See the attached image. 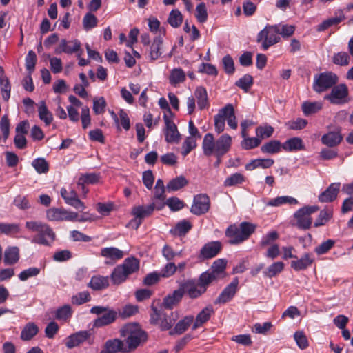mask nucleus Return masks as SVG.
<instances>
[{
	"mask_svg": "<svg viewBox=\"0 0 353 353\" xmlns=\"http://www.w3.org/2000/svg\"><path fill=\"white\" fill-rule=\"evenodd\" d=\"M232 144V137L228 134H223L215 139L212 133H207L203 139L202 150L205 156L214 155L221 159L230 150Z\"/></svg>",
	"mask_w": 353,
	"mask_h": 353,
	"instance_id": "nucleus-1",
	"label": "nucleus"
},
{
	"mask_svg": "<svg viewBox=\"0 0 353 353\" xmlns=\"http://www.w3.org/2000/svg\"><path fill=\"white\" fill-rule=\"evenodd\" d=\"M121 336L125 342V353L134 351L137 347L147 340L146 333L137 323H128L121 330Z\"/></svg>",
	"mask_w": 353,
	"mask_h": 353,
	"instance_id": "nucleus-2",
	"label": "nucleus"
},
{
	"mask_svg": "<svg viewBox=\"0 0 353 353\" xmlns=\"http://www.w3.org/2000/svg\"><path fill=\"white\" fill-rule=\"evenodd\" d=\"M255 229L254 224L243 221L239 225H230L225 230V234L230 245H239L248 240Z\"/></svg>",
	"mask_w": 353,
	"mask_h": 353,
	"instance_id": "nucleus-3",
	"label": "nucleus"
},
{
	"mask_svg": "<svg viewBox=\"0 0 353 353\" xmlns=\"http://www.w3.org/2000/svg\"><path fill=\"white\" fill-rule=\"evenodd\" d=\"M26 228L30 231L37 232V234L32 239L34 243L50 245L55 239V233L52 228L41 221H27Z\"/></svg>",
	"mask_w": 353,
	"mask_h": 353,
	"instance_id": "nucleus-4",
	"label": "nucleus"
},
{
	"mask_svg": "<svg viewBox=\"0 0 353 353\" xmlns=\"http://www.w3.org/2000/svg\"><path fill=\"white\" fill-rule=\"evenodd\" d=\"M139 269V261L134 257L126 258L122 264L117 265L110 276L113 284L119 285L128 279V276Z\"/></svg>",
	"mask_w": 353,
	"mask_h": 353,
	"instance_id": "nucleus-5",
	"label": "nucleus"
},
{
	"mask_svg": "<svg viewBox=\"0 0 353 353\" xmlns=\"http://www.w3.org/2000/svg\"><path fill=\"white\" fill-rule=\"evenodd\" d=\"M338 81L336 74L332 72H322L314 77L312 88L316 92L321 93L332 88Z\"/></svg>",
	"mask_w": 353,
	"mask_h": 353,
	"instance_id": "nucleus-6",
	"label": "nucleus"
},
{
	"mask_svg": "<svg viewBox=\"0 0 353 353\" xmlns=\"http://www.w3.org/2000/svg\"><path fill=\"white\" fill-rule=\"evenodd\" d=\"M319 208L317 205L305 206L298 210L294 214L296 223L294 225L301 230H308L312 223L311 214L317 212Z\"/></svg>",
	"mask_w": 353,
	"mask_h": 353,
	"instance_id": "nucleus-7",
	"label": "nucleus"
},
{
	"mask_svg": "<svg viewBox=\"0 0 353 353\" xmlns=\"http://www.w3.org/2000/svg\"><path fill=\"white\" fill-rule=\"evenodd\" d=\"M152 312L150 314V322L152 324H158L162 330H168L174 324L177 314L175 318L173 317L174 313L170 312V314L165 313L162 310H159L154 307H152Z\"/></svg>",
	"mask_w": 353,
	"mask_h": 353,
	"instance_id": "nucleus-8",
	"label": "nucleus"
},
{
	"mask_svg": "<svg viewBox=\"0 0 353 353\" xmlns=\"http://www.w3.org/2000/svg\"><path fill=\"white\" fill-rule=\"evenodd\" d=\"M163 207V204H156L155 202H152L151 204L146 206L141 205L134 207L132 209V214L135 216V219L132 220L130 223L132 224L134 222L136 223L135 228L137 229L141 223V219L151 215L154 208L161 210Z\"/></svg>",
	"mask_w": 353,
	"mask_h": 353,
	"instance_id": "nucleus-9",
	"label": "nucleus"
},
{
	"mask_svg": "<svg viewBox=\"0 0 353 353\" xmlns=\"http://www.w3.org/2000/svg\"><path fill=\"white\" fill-rule=\"evenodd\" d=\"M46 217L50 221H74L78 217V213L63 208H52L46 211Z\"/></svg>",
	"mask_w": 353,
	"mask_h": 353,
	"instance_id": "nucleus-10",
	"label": "nucleus"
},
{
	"mask_svg": "<svg viewBox=\"0 0 353 353\" xmlns=\"http://www.w3.org/2000/svg\"><path fill=\"white\" fill-rule=\"evenodd\" d=\"M348 96V88L345 84L341 83L334 85L330 94L324 97V99L332 104H343L347 102L345 99Z\"/></svg>",
	"mask_w": 353,
	"mask_h": 353,
	"instance_id": "nucleus-11",
	"label": "nucleus"
},
{
	"mask_svg": "<svg viewBox=\"0 0 353 353\" xmlns=\"http://www.w3.org/2000/svg\"><path fill=\"white\" fill-rule=\"evenodd\" d=\"M210 207V200L206 194L196 195L193 199V203L190 212L197 216L207 213Z\"/></svg>",
	"mask_w": 353,
	"mask_h": 353,
	"instance_id": "nucleus-12",
	"label": "nucleus"
},
{
	"mask_svg": "<svg viewBox=\"0 0 353 353\" xmlns=\"http://www.w3.org/2000/svg\"><path fill=\"white\" fill-rule=\"evenodd\" d=\"M165 128L164 130L165 140L169 143H178L181 140V134L175 123L167 115L163 117Z\"/></svg>",
	"mask_w": 353,
	"mask_h": 353,
	"instance_id": "nucleus-13",
	"label": "nucleus"
},
{
	"mask_svg": "<svg viewBox=\"0 0 353 353\" xmlns=\"http://www.w3.org/2000/svg\"><path fill=\"white\" fill-rule=\"evenodd\" d=\"M61 197L64 199L65 202L77 210L81 211L84 210L86 207L85 204L78 198L77 194L75 190H68L65 188H62L60 191Z\"/></svg>",
	"mask_w": 353,
	"mask_h": 353,
	"instance_id": "nucleus-14",
	"label": "nucleus"
},
{
	"mask_svg": "<svg viewBox=\"0 0 353 353\" xmlns=\"http://www.w3.org/2000/svg\"><path fill=\"white\" fill-rule=\"evenodd\" d=\"M222 244L219 241L205 243L200 250L199 257L201 259H209L216 256L221 250Z\"/></svg>",
	"mask_w": 353,
	"mask_h": 353,
	"instance_id": "nucleus-15",
	"label": "nucleus"
},
{
	"mask_svg": "<svg viewBox=\"0 0 353 353\" xmlns=\"http://www.w3.org/2000/svg\"><path fill=\"white\" fill-rule=\"evenodd\" d=\"M239 285V280L235 278L228 285L214 301L215 304H222L230 301L235 295Z\"/></svg>",
	"mask_w": 353,
	"mask_h": 353,
	"instance_id": "nucleus-16",
	"label": "nucleus"
},
{
	"mask_svg": "<svg viewBox=\"0 0 353 353\" xmlns=\"http://www.w3.org/2000/svg\"><path fill=\"white\" fill-rule=\"evenodd\" d=\"M100 174L96 173H86L82 174L77 181V185L81 189L84 196L88 192V189L86 188L87 185L96 184L99 181Z\"/></svg>",
	"mask_w": 353,
	"mask_h": 353,
	"instance_id": "nucleus-17",
	"label": "nucleus"
},
{
	"mask_svg": "<svg viewBox=\"0 0 353 353\" xmlns=\"http://www.w3.org/2000/svg\"><path fill=\"white\" fill-rule=\"evenodd\" d=\"M81 50V43L77 39L67 41L62 39L60 41L59 46L55 50L56 54L65 52L66 54H72L78 52Z\"/></svg>",
	"mask_w": 353,
	"mask_h": 353,
	"instance_id": "nucleus-18",
	"label": "nucleus"
},
{
	"mask_svg": "<svg viewBox=\"0 0 353 353\" xmlns=\"http://www.w3.org/2000/svg\"><path fill=\"white\" fill-rule=\"evenodd\" d=\"M340 183H332L319 196V200L322 203H328L334 201L339 192Z\"/></svg>",
	"mask_w": 353,
	"mask_h": 353,
	"instance_id": "nucleus-19",
	"label": "nucleus"
},
{
	"mask_svg": "<svg viewBox=\"0 0 353 353\" xmlns=\"http://www.w3.org/2000/svg\"><path fill=\"white\" fill-rule=\"evenodd\" d=\"M257 137H263L265 134V128L259 127L256 130ZM243 139L241 142V146L244 150H250L257 147L260 143L261 139L259 137H242Z\"/></svg>",
	"mask_w": 353,
	"mask_h": 353,
	"instance_id": "nucleus-20",
	"label": "nucleus"
},
{
	"mask_svg": "<svg viewBox=\"0 0 353 353\" xmlns=\"http://www.w3.org/2000/svg\"><path fill=\"white\" fill-rule=\"evenodd\" d=\"M90 336V332L87 330L76 332L67 338L65 345L68 348H73L83 343Z\"/></svg>",
	"mask_w": 353,
	"mask_h": 353,
	"instance_id": "nucleus-21",
	"label": "nucleus"
},
{
	"mask_svg": "<svg viewBox=\"0 0 353 353\" xmlns=\"http://www.w3.org/2000/svg\"><path fill=\"white\" fill-rule=\"evenodd\" d=\"M194 97L196 100L199 110L208 109L210 107V101L206 89L202 86L197 87L194 92Z\"/></svg>",
	"mask_w": 353,
	"mask_h": 353,
	"instance_id": "nucleus-22",
	"label": "nucleus"
},
{
	"mask_svg": "<svg viewBox=\"0 0 353 353\" xmlns=\"http://www.w3.org/2000/svg\"><path fill=\"white\" fill-rule=\"evenodd\" d=\"M213 313L214 309L212 305H208L203 308L196 316L195 321L192 325V330H195L201 327L210 320Z\"/></svg>",
	"mask_w": 353,
	"mask_h": 353,
	"instance_id": "nucleus-23",
	"label": "nucleus"
},
{
	"mask_svg": "<svg viewBox=\"0 0 353 353\" xmlns=\"http://www.w3.org/2000/svg\"><path fill=\"white\" fill-rule=\"evenodd\" d=\"M117 312L108 308L101 316L98 317L94 321L93 325L96 327H101L113 323L117 319Z\"/></svg>",
	"mask_w": 353,
	"mask_h": 353,
	"instance_id": "nucleus-24",
	"label": "nucleus"
},
{
	"mask_svg": "<svg viewBox=\"0 0 353 353\" xmlns=\"http://www.w3.org/2000/svg\"><path fill=\"white\" fill-rule=\"evenodd\" d=\"M163 52V37L159 35L153 39L150 48L149 57L151 60H157L161 56Z\"/></svg>",
	"mask_w": 353,
	"mask_h": 353,
	"instance_id": "nucleus-25",
	"label": "nucleus"
},
{
	"mask_svg": "<svg viewBox=\"0 0 353 353\" xmlns=\"http://www.w3.org/2000/svg\"><path fill=\"white\" fill-rule=\"evenodd\" d=\"M194 316L188 315L185 316L181 320H180L175 325L173 330H171L169 332L170 335L174 334H181L185 332L188 327L194 323Z\"/></svg>",
	"mask_w": 353,
	"mask_h": 353,
	"instance_id": "nucleus-26",
	"label": "nucleus"
},
{
	"mask_svg": "<svg viewBox=\"0 0 353 353\" xmlns=\"http://www.w3.org/2000/svg\"><path fill=\"white\" fill-rule=\"evenodd\" d=\"M125 348V343L120 339H114L108 340L105 343V349L102 352L106 353H117L121 352L125 353L124 349Z\"/></svg>",
	"mask_w": 353,
	"mask_h": 353,
	"instance_id": "nucleus-27",
	"label": "nucleus"
},
{
	"mask_svg": "<svg viewBox=\"0 0 353 353\" xmlns=\"http://www.w3.org/2000/svg\"><path fill=\"white\" fill-rule=\"evenodd\" d=\"M314 259L311 254L305 253L301 259L292 261L291 267L296 271L305 270L312 265Z\"/></svg>",
	"mask_w": 353,
	"mask_h": 353,
	"instance_id": "nucleus-28",
	"label": "nucleus"
},
{
	"mask_svg": "<svg viewBox=\"0 0 353 353\" xmlns=\"http://www.w3.org/2000/svg\"><path fill=\"white\" fill-rule=\"evenodd\" d=\"M184 294V289L179 288L168 295L163 300V305L166 308L171 309L178 304Z\"/></svg>",
	"mask_w": 353,
	"mask_h": 353,
	"instance_id": "nucleus-29",
	"label": "nucleus"
},
{
	"mask_svg": "<svg viewBox=\"0 0 353 353\" xmlns=\"http://www.w3.org/2000/svg\"><path fill=\"white\" fill-rule=\"evenodd\" d=\"M101 255L107 259L115 262L122 259L124 256V253L122 250L117 248L109 247L101 249Z\"/></svg>",
	"mask_w": 353,
	"mask_h": 353,
	"instance_id": "nucleus-30",
	"label": "nucleus"
},
{
	"mask_svg": "<svg viewBox=\"0 0 353 353\" xmlns=\"http://www.w3.org/2000/svg\"><path fill=\"white\" fill-rule=\"evenodd\" d=\"M280 31L279 26H266V49L276 43L280 40L279 32Z\"/></svg>",
	"mask_w": 353,
	"mask_h": 353,
	"instance_id": "nucleus-31",
	"label": "nucleus"
},
{
	"mask_svg": "<svg viewBox=\"0 0 353 353\" xmlns=\"http://www.w3.org/2000/svg\"><path fill=\"white\" fill-rule=\"evenodd\" d=\"M183 289L186 290L188 294L192 299L198 298L205 292V288L201 287L199 283L195 284L192 281H188Z\"/></svg>",
	"mask_w": 353,
	"mask_h": 353,
	"instance_id": "nucleus-32",
	"label": "nucleus"
},
{
	"mask_svg": "<svg viewBox=\"0 0 353 353\" xmlns=\"http://www.w3.org/2000/svg\"><path fill=\"white\" fill-rule=\"evenodd\" d=\"M19 260V250L17 247H8L4 252V263L6 265H13Z\"/></svg>",
	"mask_w": 353,
	"mask_h": 353,
	"instance_id": "nucleus-33",
	"label": "nucleus"
},
{
	"mask_svg": "<svg viewBox=\"0 0 353 353\" xmlns=\"http://www.w3.org/2000/svg\"><path fill=\"white\" fill-rule=\"evenodd\" d=\"M343 137L339 132H330L321 137V141L324 145L329 147L337 145L342 141Z\"/></svg>",
	"mask_w": 353,
	"mask_h": 353,
	"instance_id": "nucleus-34",
	"label": "nucleus"
},
{
	"mask_svg": "<svg viewBox=\"0 0 353 353\" xmlns=\"http://www.w3.org/2000/svg\"><path fill=\"white\" fill-rule=\"evenodd\" d=\"M109 279L108 276H94L92 277L89 286L94 290H101L108 288Z\"/></svg>",
	"mask_w": 353,
	"mask_h": 353,
	"instance_id": "nucleus-35",
	"label": "nucleus"
},
{
	"mask_svg": "<svg viewBox=\"0 0 353 353\" xmlns=\"http://www.w3.org/2000/svg\"><path fill=\"white\" fill-rule=\"evenodd\" d=\"M38 112L39 119L43 121L46 125H49L53 120L52 113L48 110L45 101L39 102Z\"/></svg>",
	"mask_w": 353,
	"mask_h": 353,
	"instance_id": "nucleus-36",
	"label": "nucleus"
},
{
	"mask_svg": "<svg viewBox=\"0 0 353 353\" xmlns=\"http://www.w3.org/2000/svg\"><path fill=\"white\" fill-rule=\"evenodd\" d=\"M225 120H227L228 125L234 130L237 128L238 124L234 114V110L232 104H227L223 107Z\"/></svg>",
	"mask_w": 353,
	"mask_h": 353,
	"instance_id": "nucleus-37",
	"label": "nucleus"
},
{
	"mask_svg": "<svg viewBox=\"0 0 353 353\" xmlns=\"http://www.w3.org/2000/svg\"><path fill=\"white\" fill-rule=\"evenodd\" d=\"M39 332L37 325L34 323H28L25 325L21 333V339L23 341L32 339Z\"/></svg>",
	"mask_w": 353,
	"mask_h": 353,
	"instance_id": "nucleus-38",
	"label": "nucleus"
},
{
	"mask_svg": "<svg viewBox=\"0 0 353 353\" xmlns=\"http://www.w3.org/2000/svg\"><path fill=\"white\" fill-rule=\"evenodd\" d=\"M285 203L296 205L298 204V201L292 196H282L269 200L266 204L269 206L278 207Z\"/></svg>",
	"mask_w": 353,
	"mask_h": 353,
	"instance_id": "nucleus-39",
	"label": "nucleus"
},
{
	"mask_svg": "<svg viewBox=\"0 0 353 353\" xmlns=\"http://www.w3.org/2000/svg\"><path fill=\"white\" fill-rule=\"evenodd\" d=\"M332 216L333 210L332 209H323L321 210L314 223V226L318 228L325 225L332 218Z\"/></svg>",
	"mask_w": 353,
	"mask_h": 353,
	"instance_id": "nucleus-40",
	"label": "nucleus"
},
{
	"mask_svg": "<svg viewBox=\"0 0 353 353\" xmlns=\"http://www.w3.org/2000/svg\"><path fill=\"white\" fill-rule=\"evenodd\" d=\"M303 148V141L298 137L290 139L283 144V149L286 151L299 150Z\"/></svg>",
	"mask_w": 353,
	"mask_h": 353,
	"instance_id": "nucleus-41",
	"label": "nucleus"
},
{
	"mask_svg": "<svg viewBox=\"0 0 353 353\" xmlns=\"http://www.w3.org/2000/svg\"><path fill=\"white\" fill-rule=\"evenodd\" d=\"M214 129L217 134L222 133L225 130V117L223 111V108L219 110L217 114L214 117Z\"/></svg>",
	"mask_w": 353,
	"mask_h": 353,
	"instance_id": "nucleus-42",
	"label": "nucleus"
},
{
	"mask_svg": "<svg viewBox=\"0 0 353 353\" xmlns=\"http://www.w3.org/2000/svg\"><path fill=\"white\" fill-rule=\"evenodd\" d=\"M192 227V223L189 221L183 220L176 223L173 230V233L180 236H185L191 230Z\"/></svg>",
	"mask_w": 353,
	"mask_h": 353,
	"instance_id": "nucleus-43",
	"label": "nucleus"
},
{
	"mask_svg": "<svg viewBox=\"0 0 353 353\" xmlns=\"http://www.w3.org/2000/svg\"><path fill=\"white\" fill-rule=\"evenodd\" d=\"M322 103L305 101L302 104V110L305 115L314 114L321 110Z\"/></svg>",
	"mask_w": 353,
	"mask_h": 353,
	"instance_id": "nucleus-44",
	"label": "nucleus"
},
{
	"mask_svg": "<svg viewBox=\"0 0 353 353\" xmlns=\"http://www.w3.org/2000/svg\"><path fill=\"white\" fill-rule=\"evenodd\" d=\"M188 183L187 179L184 176H180L172 179L167 184L166 188L168 191H176L185 186Z\"/></svg>",
	"mask_w": 353,
	"mask_h": 353,
	"instance_id": "nucleus-45",
	"label": "nucleus"
},
{
	"mask_svg": "<svg viewBox=\"0 0 353 353\" xmlns=\"http://www.w3.org/2000/svg\"><path fill=\"white\" fill-rule=\"evenodd\" d=\"M183 15L181 12L177 10H172L168 16V23L173 28L179 27L183 22Z\"/></svg>",
	"mask_w": 353,
	"mask_h": 353,
	"instance_id": "nucleus-46",
	"label": "nucleus"
},
{
	"mask_svg": "<svg viewBox=\"0 0 353 353\" xmlns=\"http://www.w3.org/2000/svg\"><path fill=\"white\" fill-rule=\"evenodd\" d=\"M0 87L2 98L8 101L10 97L11 85L8 79L3 74L0 77Z\"/></svg>",
	"mask_w": 353,
	"mask_h": 353,
	"instance_id": "nucleus-47",
	"label": "nucleus"
},
{
	"mask_svg": "<svg viewBox=\"0 0 353 353\" xmlns=\"http://www.w3.org/2000/svg\"><path fill=\"white\" fill-rule=\"evenodd\" d=\"M185 79V74L181 68H174L171 70L169 81L172 85L182 83Z\"/></svg>",
	"mask_w": 353,
	"mask_h": 353,
	"instance_id": "nucleus-48",
	"label": "nucleus"
},
{
	"mask_svg": "<svg viewBox=\"0 0 353 353\" xmlns=\"http://www.w3.org/2000/svg\"><path fill=\"white\" fill-rule=\"evenodd\" d=\"M226 267V261L219 259L216 260L212 265V272L219 279L223 277L224 271Z\"/></svg>",
	"mask_w": 353,
	"mask_h": 353,
	"instance_id": "nucleus-49",
	"label": "nucleus"
},
{
	"mask_svg": "<svg viewBox=\"0 0 353 353\" xmlns=\"http://www.w3.org/2000/svg\"><path fill=\"white\" fill-rule=\"evenodd\" d=\"M217 279L214 273H212L211 271H207L201 274L198 283L201 287H203L206 290L207 287Z\"/></svg>",
	"mask_w": 353,
	"mask_h": 353,
	"instance_id": "nucleus-50",
	"label": "nucleus"
},
{
	"mask_svg": "<svg viewBox=\"0 0 353 353\" xmlns=\"http://www.w3.org/2000/svg\"><path fill=\"white\" fill-rule=\"evenodd\" d=\"M350 56L347 52H340L333 55L332 61L336 65L346 66L350 63Z\"/></svg>",
	"mask_w": 353,
	"mask_h": 353,
	"instance_id": "nucleus-51",
	"label": "nucleus"
},
{
	"mask_svg": "<svg viewBox=\"0 0 353 353\" xmlns=\"http://www.w3.org/2000/svg\"><path fill=\"white\" fill-rule=\"evenodd\" d=\"M19 224L0 223V233L6 235H12L19 232Z\"/></svg>",
	"mask_w": 353,
	"mask_h": 353,
	"instance_id": "nucleus-52",
	"label": "nucleus"
},
{
	"mask_svg": "<svg viewBox=\"0 0 353 353\" xmlns=\"http://www.w3.org/2000/svg\"><path fill=\"white\" fill-rule=\"evenodd\" d=\"M196 147V139L192 137H186L182 145L181 154L186 157Z\"/></svg>",
	"mask_w": 353,
	"mask_h": 353,
	"instance_id": "nucleus-53",
	"label": "nucleus"
},
{
	"mask_svg": "<svg viewBox=\"0 0 353 353\" xmlns=\"http://www.w3.org/2000/svg\"><path fill=\"white\" fill-rule=\"evenodd\" d=\"M294 339L300 349L304 350L309 346L307 338L303 331L295 332L294 334Z\"/></svg>",
	"mask_w": 353,
	"mask_h": 353,
	"instance_id": "nucleus-54",
	"label": "nucleus"
},
{
	"mask_svg": "<svg viewBox=\"0 0 353 353\" xmlns=\"http://www.w3.org/2000/svg\"><path fill=\"white\" fill-rule=\"evenodd\" d=\"M32 165L39 174L46 173L49 170L48 162L43 158H37L34 159Z\"/></svg>",
	"mask_w": 353,
	"mask_h": 353,
	"instance_id": "nucleus-55",
	"label": "nucleus"
},
{
	"mask_svg": "<svg viewBox=\"0 0 353 353\" xmlns=\"http://www.w3.org/2000/svg\"><path fill=\"white\" fill-rule=\"evenodd\" d=\"M90 299V293L88 291H83L72 296L71 302L72 304L79 305L88 302Z\"/></svg>",
	"mask_w": 353,
	"mask_h": 353,
	"instance_id": "nucleus-56",
	"label": "nucleus"
},
{
	"mask_svg": "<svg viewBox=\"0 0 353 353\" xmlns=\"http://www.w3.org/2000/svg\"><path fill=\"white\" fill-rule=\"evenodd\" d=\"M72 315L71 307L69 305H65L56 311L55 317L58 320H67Z\"/></svg>",
	"mask_w": 353,
	"mask_h": 353,
	"instance_id": "nucleus-57",
	"label": "nucleus"
},
{
	"mask_svg": "<svg viewBox=\"0 0 353 353\" xmlns=\"http://www.w3.org/2000/svg\"><path fill=\"white\" fill-rule=\"evenodd\" d=\"M0 129L3 133V139L5 143L10 134V121L8 115H3L1 118Z\"/></svg>",
	"mask_w": 353,
	"mask_h": 353,
	"instance_id": "nucleus-58",
	"label": "nucleus"
},
{
	"mask_svg": "<svg viewBox=\"0 0 353 353\" xmlns=\"http://www.w3.org/2000/svg\"><path fill=\"white\" fill-rule=\"evenodd\" d=\"M195 17L199 23H205L208 19V12L204 3H201L196 8Z\"/></svg>",
	"mask_w": 353,
	"mask_h": 353,
	"instance_id": "nucleus-59",
	"label": "nucleus"
},
{
	"mask_svg": "<svg viewBox=\"0 0 353 353\" xmlns=\"http://www.w3.org/2000/svg\"><path fill=\"white\" fill-rule=\"evenodd\" d=\"M97 25V18L92 13H87L83 19V26L85 30H88Z\"/></svg>",
	"mask_w": 353,
	"mask_h": 353,
	"instance_id": "nucleus-60",
	"label": "nucleus"
},
{
	"mask_svg": "<svg viewBox=\"0 0 353 353\" xmlns=\"http://www.w3.org/2000/svg\"><path fill=\"white\" fill-rule=\"evenodd\" d=\"M37 61V56L34 51L30 50L28 52L26 57V67L27 70L29 72V74H31L35 68Z\"/></svg>",
	"mask_w": 353,
	"mask_h": 353,
	"instance_id": "nucleus-61",
	"label": "nucleus"
},
{
	"mask_svg": "<svg viewBox=\"0 0 353 353\" xmlns=\"http://www.w3.org/2000/svg\"><path fill=\"white\" fill-rule=\"evenodd\" d=\"M148 20V26L152 32L157 33L159 32L163 35L165 34V29L160 27V21L156 17H150Z\"/></svg>",
	"mask_w": 353,
	"mask_h": 353,
	"instance_id": "nucleus-62",
	"label": "nucleus"
},
{
	"mask_svg": "<svg viewBox=\"0 0 353 353\" xmlns=\"http://www.w3.org/2000/svg\"><path fill=\"white\" fill-rule=\"evenodd\" d=\"M335 244V241L332 239H327V241L321 243L319 245L316 246L314 249L315 252L317 254H323L327 253Z\"/></svg>",
	"mask_w": 353,
	"mask_h": 353,
	"instance_id": "nucleus-63",
	"label": "nucleus"
},
{
	"mask_svg": "<svg viewBox=\"0 0 353 353\" xmlns=\"http://www.w3.org/2000/svg\"><path fill=\"white\" fill-rule=\"evenodd\" d=\"M284 268V263L281 261H277L272 263L268 268L266 275L272 277L281 272Z\"/></svg>",
	"mask_w": 353,
	"mask_h": 353,
	"instance_id": "nucleus-64",
	"label": "nucleus"
}]
</instances>
